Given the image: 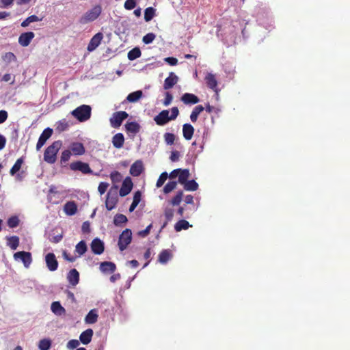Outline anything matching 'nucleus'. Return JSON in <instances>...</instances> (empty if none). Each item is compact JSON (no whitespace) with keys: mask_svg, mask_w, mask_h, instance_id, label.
I'll return each mask as SVG.
<instances>
[{"mask_svg":"<svg viewBox=\"0 0 350 350\" xmlns=\"http://www.w3.org/2000/svg\"><path fill=\"white\" fill-rule=\"evenodd\" d=\"M137 0H126L124 7L127 10H131L136 7Z\"/></svg>","mask_w":350,"mask_h":350,"instance_id":"nucleus-54","label":"nucleus"},{"mask_svg":"<svg viewBox=\"0 0 350 350\" xmlns=\"http://www.w3.org/2000/svg\"><path fill=\"white\" fill-rule=\"evenodd\" d=\"M191 226L189 223L185 219H180L177 221L174 226V229L176 232H180L182 230H187Z\"/></svg>","mask_w":350,"mask_h":350,"instance_id":"nucleus-34","label":"nucleus"},{"mask_svg":"<svg viewBox=\"0 0 350 350\" xmlns=\"http://www.w3.org/2000/svg\"><path fill=\"white\" fill-rule=\"evenodd\" d=\"M127 221V217L124 215L117 214L114 217L113 223L116 226H120L122 224L126 223Z\"/></svg>","mask_w":350,"mask_h":350,"instance_id":"nucleus-44","label":"nucleus"},{"mask_svg":"<svg viewBox=\"0 0 350 350\" xmlns=\"http://www.w3.org/2000/svg\"><path fill=\"white\" fill-rule=\"evenodd\" d=\"M183 196V192L182 191H179L169 201V204L172 206H178Z\"/></svg>","mask_w":350,"mask_h":350,"instance_id":"nucleus-36","label":"nucleus"},{"mask_svg":"<svg viewBox=\"0 0 350 350\" xmlns=\"http://www.w3.org/2000/svg\"><path fill=\"white\" fill-rule=\"evenodd\" d=\"M45 261L49 270L54 271L57 269L58 262L53 253L47 254L45 256Z\"/></svg>","mask_w":350,"mask_h":350,"instance_id":"nucleus-13","label":"nucleus"},{"mask_svg":"<svg viewBox=\"0 0 350 350\" xmlns=\"http://www.w3.org/2000/svg\"><path fill=\"white\" fill-rule=\"evenodd\" d=\"M204 80L208 88L213 90L217 94L219 92V90L217 87L218 83L215 75L211 72L207 73L205 76Z\"/></svg>","mask_w":350,"mask_h":350,"instance_id":"nucleus-11","label":"nucleus"},{"mask_svg":"<svg viewBox=\"0 0 350 350\" xmlns=\"http://www.w3.org/2000/svg\"><path fill=\"white\" fill-rule=\"evenodd\" d=\"M15 260H21L23 263L25 268H29L32 262V256L29 252L21 251L17 252L13 255Z\"/></svg>","mask_w":350,"mask_h":350,"instance_id":"nucleus-8","label":"nucleus"},{"mask_svg":"<svg viewBox=\"0 0 350 350\" xmlns=\"http://www.w3.org/2000/svg\"><path fill=\"white\" fill-rule=\"evenodd\" d=\"M177 186L176 181H170L163 187V192L165 193H169L172 191L176 189Z\"/></svg>","mask_w":350,"mask_h":350,"instance_id":"nucleus-48","label":"nucleus"},{"mask_svg":"<svg viewBox=\"0 0 350 350\" xmlns=\"http://www.w3.org/2000/svg\"><path fill=\"white\" fill-rule=\"evenodd\" d=\"M142 91L137 90L132 93H130L127 96L126 99L129 102L135 103L137 102L140 98H142Z\"/></svg>","mask_w":350,"mask_h":350,"instance_id":"nucleus-35","label":"nucleus"},{"mask_svg":"<svg viewBox=\"0 0 350 350\" xmlns=\"http://www.w3.org/2000/svg\"><path fill=\"white\" fill-rule=\"evenodd\" d=\"M144 170L143 163L140 160L134 162L130 167V174L133 176H139Z\"/></svg>","mask_w":350,"mask_h":350,"instance_id":"nucleus-18","label":"nucleus"},{"mask_svg":"<svg viewBox=\"0 0 350 350\" xmlns=\"http://www.w3.org/2000/svg\"><path fill=\"white\" fill-rule=\"evenodd\" d=\"M180 153L179 152L175 150L172 151L170 155V160L173 162L177 161L179 159Z\"/></svg>","mask_w":350,"mask_h":350,"instance_id":"nucleus-62","label":"nucleus"},{"mask_svg":"<svg viewBox=\"0 0 350 350\" xmlns=\"http://www.w3.org/2000/svg\"><path fill=\"white\" fill-rule=\"evenodd\" d=\"M7 239V245L9 246L12 250H15L19 245V238L17 236H11L6 238Z\"/></svg>","mask_w":350,"mask_h":350,"instance_id":"nucleus-31","label":"nucleus"},{"mask_svg":"<svg viewBox=\"0 0 350 350\" xmlns=\"http://www.w3.org/2000/svg\"><path fill=\"white\" fill-rule=\"evenodd\" d=\"M18 224L19 219L17 216H12L8 219V226L11 228L17 227Z\"/></svg>","mask_w":350,"mask_h":350,"instance_id":"nucleus-51","label":"nucleus"},{"mask_svg":"<svg viewBox=\"0 0 350 350\" xmlns=\"http://www.w3.org/2000/svg\"><path fill=\"white\" fill-rule=\"evenodd\" d=\"M129 114L124 111H117L113 113L112 117L110 118V122L113 128L120 126L124 120L127 118Z\"/></svg>","mask_w":350,"mask_h":350,"instance_id":"nucleus-9","label":"nucleus"},{"mask_svg":"<svg viewBox=\"0 0 350 350\" xmlns=\"http://www.w3.org/2000/svg\"><path fill=\"white\" fill-rule=\"evenodd\" d=\"M67 279L70 284L73 286H76L79 281V273L78 271L75 269H71L68 273Z\"/></svg>","mask_w":350,"mask_h":350,"instance_id":"nucleus-22","label":"nucleus"},{"mask_svg":"<svg viewBox=\"0 0 350 350\" xmlns=\"http://www.w3.org/2000/svg\"><path fill=\"white\" fill-rule=\"evenodd\" d=\"M118 186H113L110 188L107 193V198L105 200V206L108 211H111L113 209L118 203Z\"/></svg>","mask_w":350,"mask_h":350,"instance_id":"nucleus-4","label":"nucleus"},{"mask_svg":"<svg viewBox=\"0 0 350 350\" xmlns=\"http://www.w3.org/2000/svg\"><path fill=\"white\" fill-rule=\"evenodd\" d=\"M68 126H69V124H68V122L65 119H64V120L59 121L57 123L56 130L59 132H62V131L67 130Z\"/></svg>","mask_w":350,"mask_h":350,"instance_id":"nucleus-49","label":"nucleus"},{"mask_svg":"<svg viewBox=\"0 0 350 350\" xmlns=\"http://www.w3.org/2000/svg\"><path fill=\"white\" fill-rule=\"evenodd\" d=\"M183 185L184 189L187 191H194L198 189V184L194 180H187Z\"/></svg>","mask_w":350,"mask_h":350,"instance_id":"nucleus-39","label":"nucleus"},{"mask_svg":"<svg viewBox=\"0 0 350 350\" xmlns=\"http://www.w3.org/2000/svg\"><path fill=\"white\" fill-rule=\"evenodd\" d=\"M63 236L62 234H59L56 236H53L51 238L49 239L50 241L54 243H57L62 239Z\"/></svg>","mask_w":350,"mask_h":350,"instance_id":"nucleus-63","label":"nucleus"},{"mask_svg":"<svg viewBox=\"0 0 350 350\" xmlns=\"http://www.w3.org/2000/svg\"><path fill=\"white\" fill-rule=\"evenodd\" d=\"M180 100L185 105H195L200 102L199 98L191 93H185Z\"/></svg>","mask_w":350,"mask_h":350,"instance_id":"nucleus-17","label":"nucleus"},{"mask_svg":"<svg viewBox=\"0 0 350 350\" xmlns=\"http://www.w3.org/2000/svg\"><path fill=\"white\" fill-rule=\"evenodd\" d=\"M110 178L113 183H118L122 179L121 174L118 171L112 172L110 174Z\"/></svg>","mask_w":350,"mask_h":350,"instance_id":"nucleus-50","label":"nucleus"},{"mask_svg":"<svg viewBox=\"0 0 350 350\" xmlns=\"http://www.w3.org/2000/svg\"><path fill=\"white\" fill-rule=\"evenodd\" d=\"M98 315L96 309L91 310L85 317L86 324H94L97 322Z\"/></svg>","mask_w":350,"mask_h":350,"instance_id":"nucleus-26","label":"nucleus"},{"mask_svg":"<svg viewBox=\"0 0 350 350\" xmlns=\"http://www.w3.org/2000/svg\"><path fill=\"white\" fill-rule=\"evenodd\" d=\"M8 117V113L5 110L0 111V124L5 122Z\"/></svg>","mask_w":350,"mask_h":350,"instance_id":"nucleus-60","label":"nucleus"},{"mask_svg":"<svg viewBox=\"0 0 350 350\" xmlns=\"http://www.w3.org/2000/svg\"><path fill=\"white\" fill-rule=\"evenodd\" d=\"M81 230L83 232L88 233L90 231V226L88 221H85L82 224Z\"/></svg>","mask_w":350,"mask_h":350,"instance_id":"nucleus-64","label":"nucleus"},{"mask_svg":"<svg viewBox=\"0 0 350 350\" xmlns=\"http://www.w3.org/2000/svg\"><path fill=\"white\" fill-rule=\"evenodd\" d=\"M133 183L130 177H126L122 182V187L120 189L119 194L124 197L127 196L133 189Z\"/></svg>","mask_w":350,"mask_h":350,"instance_id":"nucleus-12","label":"nucleus"},{"mask_svg":"<svg viewBox=\"0 0 350 350\" xmlns=\"http://www.w3.org/2000/svg\"><path fill=\"white\" fill-rule=\"evenodd\" d=\"M155 37H156V36L154 33H148L143 37L142 40L146 44H150L155 39Z\"/></svg>","mask_w":350,"mask_h":350,"instance_id":"nucleus-55","label":"nucleus"},{"mask_svg":"<svg viewBox=\"0 0 350 350\" xmlns=\"http://www.w3.org/2000/svg\"><path fill=\"white\" fill-rule=\"evenodd\" d=\"M154 15L155 10L152 7H148L144 11V20L148 22L153 18Z\"/></svg>","mask_w":350,"mask_h":350,"instance_id":"nucleus-41","label":"nucleus"},{"mask_svg":"<svg viewBox=\"0 0 350 350\" xmlns=\"http://www.w3.org/2000/svg\"><path fill=\"white\" fill-rule=\"evenodd\" d=\"M204 110V107L202 105L196 106L190 115V120L192 122H196L198 120V116L201 112Z\"/></svg>","mask_w":350,"mask_h":350,"instance_id":"nucleus-32","label":"nucleus"},{"mask_svg":"<svg viewBox=\"0 0 350 350\" xmlns=\"http://www.w3.org/2000/svg\"><path fill=\"white\" fill-rule=\"evenodd\" d=\"M91 107L89 105H82L74 109L71 114L80 122H85L90 118Z\"/></svg>","mask_w":350,"mask_h":350,"instance_id":"nucleus-3","label":"nucleus"},{"mask_svg":"<svg viewBox=\"0 0 350 350\" xmlns=\"http://www.w3.org/2000/svg\"><path fill=\"white\" fill-rule=\"evenodd\" d=\"M51 346V341L50 339L44 338L40 340L38 348L40 350H49Z\"/></svg>","mask_w":350,"mask_h":350,"instance_id":"nucleus-42","label":"nucleus"},{"mask_svg":"<svg viewBox=\"0 0 350 350\" xmlns=\"http://www.w3.org/2000/svg\"><path fill=\"white\" fill-rule=\"evenodd\" d=\"M35 34L32 31H28L25 33H23L20 35L18 38V43L22 46H27L32 39L34 38Z\"/></svg>","mask_w":350,"mask_h":350,"instance_id":"nucleus-16","label":"nucleus"},{"mask_svg":"<svg viewBox=\"0 0 350 350\" xmlns=\"http://www.w3.org/2000/svg\"><path fill=\"white\" fill-rule=\"evenodd\" d=\"M79 345V341L76 339H72L69 340L67 343V348L69 349H75L77 348V347Z\"/></svg>","mask_w":350,"mask_h":350,"instance_id":"nucleus-56","label":"nucleus"},{"mask_svg":"<svg viewBox=\"0 0 350 350\" xmlns=\"http://www.w3.org/2000/svg\"><path fill=\"white\" fill-rule=\"evenodd\" d=\"M76 252H77L79 255H83L87 251V245L84 241H81L76 245L75 248Z\"/></svg>","mask_w":350,"mask_h":350,"instance_id":"nucleus-45","label":"nucleus"},{"mask_svg":"<svg viewBox=\"0 0 350 350\" xmlns=\"http://www.w3.org/2000/svg\"><path fill=\"white\" fill-rule=\"evenodd\" d=\"M69 168L73 172H80L83 174H92L93 171L88 163L77 161L70 163Z\"/></svg>","mask_w":350,"mask_h":350,"instance_id":"nucleus-6","label":"nucleus"},{"mask_svg":"<svg viewBox=\"0 0 350 350\" xmlns=\"http://www.w3.org/2000/svg\"><path fill=\"white\" fill-rule=\"evenodd\" d=\"M174 211L172 208L165 207V208L164 209V215L165 217L166 221L162 226L163 228H165L167 223L172 219L174 217Z\"/></svg>","mask_w":350,"mask_h":350,"instance_id":"nucleus-37","label":"nucleus"},{"mask_svg":"<svg viewBox=\"0 0 350 350\" xmlns=\"http://www.w3.org/2000/svg\"><path fill=\"white\" fill-rule=\"evenodd\" d=\"M167 177H168V174L166 172L161 173L157 181V183H156L157 187V188L161 187L164 184V183L166 181Z\"/></svg>","mask_w":350,"mask_h":350,"instance_id":"nucleus-52","label":"nucleus"},{"mask_svg":"<svg viewBox=\"0 0 350 350\" xmlns=\"http://www.w3.org/2000/svg\"><path fill=\"white\" fill-rule=\"evenodd\" d=\"M93 334L94 332L91 328H88L83 331L79 336L81 342L83 345L89 344L92 340Z\"/></svg>","mask_w":350,"mask_h":350,"instance_id":"nucleus-21","label":"nucleus"},{"mask_svg":"<svg viewBox=\"0 0 350 350\" xmlns=\"http://www.w3.org/2000/svg\"><path fill=\"white\" fill-rule=\"evenodd\" d=\"M125 128L127 132L135 135L139 131L140 126L136 122H131L125 124Z\"/></svg>","mask_w":350,"mask_h":350,"instance_id":"nucleus-30","label":"nucleus"},{"mask_svg":"<svg viewBox=\"0 0 350 350\" xmlns=\"http://www.w3.org/2000/svg\"><path fill=\"white\" fill-rule=\"evenodd\" d=\"M51 309L52 312L56 315H62L65 314L66 310L65 308L60 304L59 301H54L51 304Z\"/></svg>","mask_w":350,"mask_h":350,"instance_id":"nucleus-27","label":"nucleus"},{"mask_svg":"<svg viewBox=\"0 0 350 350\" xmlns=\"http://www.w3.org/2000/svg\"><path fill=\"white\" fill-rule=\"evenodd\" d=\"M90 247L92 252L97 255L101 254L105 250L104 243L98 238L93 239Z\"/></svg>","mask_w":350,"mask_h":350,"instance_id":"nucleus-14","label":"nucleus"},{"mask_svg":"<svg viewBox=\"0 0 350 350\" xmlns=\"http://www.w3.org/2000/svg\"><path fill=\"white\" fill-rule=\"evenodd\" d=\"M108 187H109V183H105V182L100 183V184L98 187V191L100 195L104 194L106 192Z\"/></svg>","mask_w":350,"mask_h":350,"instance_id":"nucleus-57","label":"nucleus"},{"mask_svg":"<svg viewBox=\"0 0 350 350\" xmlns=\"http://www.w3.org/2000/svg\"><path fill=\"white\" fill-rule=\"evenodd\" d=\"M142 55L141 51L139 48L135 47L133 49H131L127 55L128 59L129 60H135L137 58L139 57Z\"/></svg>","mask_w":350,"mask_h":350,"instance_id":"nucleus-40","label":"nucleus"},{"mask_svg":"<svg viewBox=\"0 0 350 350\" xmlns=\"http://www.w3.org/2000/svg\"><path fill=\"white\" fill-rule=\"evenodd\" d=\"M194 128L191 124L189 123L184 124L183 126V134L184 138L186 140L191 139L194 133Z\"/></svg>","mask_w":350,"mask_h":350,"instance_id":"nucleus-24","label":"nucleus"},{"mask_svg":"<svg viewBox=\"0 0 350 350\" xmlns=\"http://www.w3.org/2000/svg\"><path fill=\"white\" fill-rule=\"evenodd\" d=\"M132 241V232L130 229H125L120 234L118 239V247L120 251H124Z\"/></svg>","mask_w":350,"mask_h":350,"instance_id":"nucleus-7","label":"nucleus"},{"mask_svg":"<svg viewBox=\"0 0 350 350\" xmlns=\"http://www.w3.org/2000/svg\"><path fill=\"white\" fill-rule=\"evenodd\" d=\"M152 228V224H149L146 228V229L143 230H141L138 232V235L139 237H146V236H148L150 233V231L151 230V228Z\"/></svg>","mask_w":350,"mask_h":350,"instance_id":"nucleus-59","label":"nucleus"},{"mask_svg":"<svg viewBox=\"0 0 350 350\" xmlns=\"http://www.w3.org/2000/svg\"><path fill=\"white\" fill-rule=\"evenodd\" d=\"M53 132V129L49 127L42 131L36 144L37 150H39L45 144L46 142L51 137Z\"/></svg>","mask_w":350,"mask_h":350,"instance_id":"nucleus-10","label":"nucleus"},{"mask_svg":"<svg viewBox=\"0 0 350 350\" xmlns=\"http://www.w3.org/2000/svg\"><path fill=\"white\" fill-rule=\"evenodd\" d=\"M124 143V137L122 133H118L113 135L112 138L113 146L116 148H121Z\"/></svg>","mask_w":350,"mask_h":350,"instance_id":"nucleus-25","label":"nucleus"},{"mask_svg":"<svg viewBox=\"0 0 350 350\" xmlns=\"http://www.w3.org/2000/svg\"><path fill=\"white\" fill-rule=\"evenodd\" d=\"M179 114V110L177 107L171 109V115L169 116V111L164 109L154 116V121L159 126H163L170 120H174Z\"/></svg>","mask_w":350,"mask_h":350,"instance_id":"nucleus-1","label":"nucleus"},{"mask_svg":"<svg viewBox=\"0 0 350 350\" xmlns=\"http://www.w3.org/2000/svg\"><path fill=\"white\" fill-rule=\"evenodd\" d=\"M172 256L169 250H163L159 255V262L161 264H165Z\"/></svg>","mask_w":350,"mask_h":350,"instance_id":"nucleus-29","label":"nucleus"},{"mask_svg":"<svg viewBox=\"0 0 350 350\" xmlns=\"http://www.w3.org/2000/svg\"><path fill=\"white\" fill-rule=\"evenodd\" d=\"M100 269L103 273H113L116 269V265L112 262L105 261L100 263Z\"/></svg>","mask_w":350,"mask_h":350,"instance_id":"nucleus-23","label":"nucleus"},{"mask_svg":"<svg viewBox=\"0 0 350 350\" xmlns=\"http://www.w3.org/2000/svg\"><path fill=\"white\" fill-rule=\"evenodd\" d=\"M102 8L100 5L94 6L92 9L87 11L81 18L80 23L85 24L95 21L101 14Z\"/></svg>","mask_w":350,"mask_h":350,"instance_id":"nucleus-5","label":"nucleus"},{"mask_svg":"<svg viewBox=\"0 0 350 350\" xmlns=\"http://www.w3.org/2000/svg\"><path fill=\"white\" fill-rule=\"evenodd\" d=\"M2 59L7 64H9L12 62H15L16 60V57L12 52H7L2 55Z\"/></svg>","mask_w":350,"mask_h":350,"instance_id":"nucleus-47","label":"nucleus"},{"mask_svg":"<svg viewBox=\"0 0 350 350\" xmlns=\"http://www.w3.org/2000/svg\"><path fill=\"white\" fill-rule=\"evenodd\" d=\"M41 18H39L38 16L36 15H31L29 17H27L25 20H24L21 23V26L23 27H27L31 23L37 22L41 21Z\"/></svg>","mask_w":350,"mask_h":350,"instance_id":"nucleus-43","label":"nucleus"},{"mask_svg":"<svg viewBox=\"0 0 350 350\" xmlns=\"http://www.w3.org/2000/svg\"><path fill=\"white\" fill-rule=\"evenodd\" d=\"M62 146L60 140L55 141L49 146L46 148L44 153V160L50 164H53L56 161L57 154Z\"/></svg>","mask_w":350,"mask_h":350,"instance_id":"nucleus-2","label":"nucleus"},{"mask_svg":"<svg viewBox=\"0 0 350 350\" xmlns=\"http://www.w3.org/2000/svg\"><path fill=\"white\" fill-rule=\"evenodd\" d=\"M103 38V35L102 33L98 32L96 33L90 40L88 45V51H92L95 50L98 45L100 44L101 40Z\"/></svg>","mask_w":350,"mask_h":350,"instance_id":"nucleus-15","label":"nucleus"},{"mask_svg":"<svg viewBox=\"0 0 350 350\" xmlns=\"http://www.w3.org/2000/svg\"><path fill=\"white\" fill-rule=\"evenodd\" d=\"M23 163H24L23 157H20L19 159H18L10 170V175L11 176L15 175L16 174V172H18L21 170V166Z\"/></svg>","mask_w":350,"mask_h":350,"instance_id":"nucleus-33","label":"nucleus"},{"mask_svg":"<svg viewBox=\"0 0 350 350\" xmlns=\"http://www.w3.org/2000/svg\"><path fill=\"white\" fill-rule=\"evenodd\" d=\"M64 210L68 215H73L77 211V206L74 202H68L65 204Z\"/></svg>","mask_w":350,"mask_h":350,"instance_id":"nucleus-28","label":"nucleus"},{"mask_svg":"<svg viewBox=\"0 0 350 350\" xmlns=\"http://www.w3.org/2000/svg\"><path fill=\"white\" fill-rule=\"evenodd\" d=\"M164 139L166 144L172 145L174 143L175 135L173 133H166L164 134Z\"/></svg>","mask_w":350,"mask_h":350,"instance_id":"nucleus-53","label":"nucleus"},{"mask_svg":"<svg viewBox=\"0 0 350 350\" xmlns=\"http://www.w3.org/2000/svg\"><path fill=\"white\" fill-rule=\"evenodd\" d=\"M165 62L170 66H176L178 64V59L176 57H168L165 59Z\"/></svg>","mask_w":350,"mask_h":350,"instance_id":"nucleus-61","label":"nucleus"},{"mask_svg":"<svg viewBox=\"0 0 350 350\" xmlns=\"http://www.w3.org/2000/svg\"><path fill=\"white\" fill-rule=\"evenodd\" d=\"M178 80V77L174 72H170L169 77L164 81L163 88L165 90H169L173 88V86L177 83Z\"/></svg>","mask_w":350,"mask_h":350,"instance_id":"nucleus-20","label":"nucleus"},{"mask_svg":"<svg viewBox=\"0 0 350 350\" xmlns=\"http://www.w3.org/2000/svg\"><path fill=\"white\" fill-rule=\"evenodd\" d=\"M72 152L70 150H65L62 152L60 157V163L62 165L65 164L68 162L71 157Z\"/></svg>","mask_w":350,"mask_h":350,"instance_id":"nucleus-46","label":"nucleus"},{"mask_svg":"<svg viewBox=\"0 0 350 350\" xmlns=\"http://www.w3.org/2000/svg\"><path fill=\"white\" fill-rule=\"evenodd\" d=\"M165 98L163 101V104L164 106H168L173 100V96L169 92H166L165 93Z\"/></svg>","mask_w":350,"mask_h":350,"instance_id":"nucleus-58","label":"nucleus"},{"mask_svg":"<svg viewBox=\"0 0 350 350\" xmlns=\"http://www.w3.org/2000/svg\"><path fill=\"white\" fill-rule=\"evenodd\" d=\"M178 174V183L183 185L185 182H187V180H188L190 175L189 171L187 169H180V171Z\"/></svg>","mask_w":350,"mask_h":350,"instance_id":"nucleus-38","label":"nucleus"},{"mask_svg":"<svg viewBox=\"0 0 350 350\" xmlns=\"http://www.w3.org/2000/svg\"><path fill=\"white\" fill-rule=\"evenodd\" d=\"M70 151L75 156L83 155L85 152L83 144L81 142H73L70 144Z\"/></svg>","mask_w":350,"mask_h":350,"instance_id":"nucleus-19","label":"nucleus"}]
</instances>
